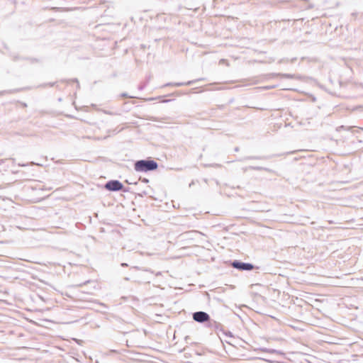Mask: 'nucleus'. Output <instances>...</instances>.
<instances>
[{
	"instance_id": "nucleus-1",
	"label": "nucleus",
	"mask_w": 363,
	"mask_h": 363,
	"mask_svg": "<svg viewBox=\"0 0 363 363\" xmlns=\"http://www.w3.org/2000/svg\"><path fill=\"white\" fill-rule=\"evenodd\" d=\"M158 167V163L152 157L136 160L133 164V168L136 172H153L157 170Z\"/></svg>"
},
{
	"instance_id": "nucleus-2",
	"label": "nucleus",
	"mask_w": 363,
	"mask_h": 363,
	"mask_svg": "<svg viewBox=\"0 0 363 363\" xmlns=\"http://www.w3.org/2000/svg\"><path fill=\"white\" fill-rule=\"evenodd\" d=\"M125 337V344L128 347H139L142 334L138 330L121 333Z\"/></svg>"
},
{
	"instance_id": "nucleus-3",
	"label": "nucleus",
	"mask_w": 363,
	"mask_h": 363,
	"mask_svg": "<svg viewBox=\"0 0 363 363\" xmlns=\"http://www.w3.org/2000/svg\"><path fill=\"white\" fill-rule=\"evenodd\" d=\"M229 266L240 271V272H250L252 270H259L262 267L257 266L250 262H245L240 259H233L228 261Z\"/></svg>"
},
{
	"instance_id": "nucleus-4",
	"label": "nucleus",
	"mask_w": 363,
	"mask_h": 363,
	"mask_svg": "<svg viewBox=\"0 0 363 363\" xmlns=\"http://www.w3.org/2000/svg\"><path fill=\"white\" fill-rule=\"evenodd\" d=\"M192 319L194 321L203 325L204 327L208 323L211 318L210 315L202 311H196L192 313Z\"/></svg>"
},
{
	"instance_id": "nucleus-5",
	"label": "nucleus",
	"mask_w": 363,
	"mask_h": 363,
	"mask_svg": "<svg viewBox=\"0 0 363 363\" xmlns=\"http://www.w3.org/2000/svg\"><path fill=\"white\" fill-rule=\"evenodd\" d=\"M122 187L123 183L118 179L108 180L104 185V188L111 192L120 191Z\"/></svg>"
},
{
	"instance_id": "nucleus-6",
	"label": "nucleus",
	"mask_w": 363,
	"mask_h": 363,
	"mask_svg": "<svg viewBox=\"0 0 363 363\" xmlns=\"http://www.w3.org/2000/svg\"><path fill=\"white\" fill-rule=\"evenodd\" d=\"M205 328L214 331L218 335L219 332L223 331V325L220 323L212 318Z\"/></svg>"
},
{
	"instance_id": "nucleus-7",
	"label": "nucleus",
	"mask_w": 363,
	"mask_h": 363,
	"mask_svg": "<svg viewBox=\"0 0 363 363\" xmlns=\"http://www.w3.org/2000/svg\"><path fill=\"white\" fill-rule=\"evenodd\" d=\"M203 80V78H199L194 80H189L185 82H168L162 86V88L167 86H190L199 81Z\"/></svg>"
},
{
	"instance_id": "nucleus-8",
	"label": "nucleus",
	"mask_w": 363,
	"mask_h": 363,
	"mask_svg": "<svg viewBox=\"0 0 363 363\" xmlns=\"http://www.w3.org/2000/svg\"><path fill=\"white\" fill-rule=\"evenodd\" d=\"M272 75L277 76V77H281L282 78H286V79H300L301 78L300 76H296L295 74H286V73L272 74Z\"/></svg>"
},
{
	"instance_id": "nucleus-9",
	"label": "nucleus",
	"mask_w": 363,
	"mask_h": 363,
	"mask_svg": "<svg viewBox=\"0 0 363 363\" xmlns=\"http://www.w3.org/2000/svg\"><path fill=\"white\" fill-rule=\"evenodd\" d=\"M11 57L14 62L23 59L22 57H19L18 55H14V54L11 55ZM26 59L30 60V62L31 63L39 62V60L37 58H26Z\"/></svg>"
},
{
	"instance_id": "nucleus-10",
	"label": "nucleus",
	"mask_w": 363,
	"mask_h": 363,
	"mask_svg": "<svg viewBox=\"0 0 363 363\" xmlns=\"http://www.w3.org/2000/svg\"><path fill=\"white\" fill-rule=\"evenodd\" d=\"M272 156H248L245 160H268Z\"/></svg>"
},
{
	"instance_id": "nucleus-11",
	"label": "nucleus",
	"mask_w": 363,
	"mask_h": 363,
	"mask_svg": "<svg viewBox=\"0 0 363 363\" xmlns=\"http://www.w3.org/2000/svg\"><path fill=\"white\" fill-rule=\"evenodd\" d=\"M60 82H63V83L74 82L77 84V89H79L80 88L79 82L77 78H73L72 79H60Z\"/></svg>"
},
{
	"instance_id": "nucleus-12",
	"label": "nucleus",
	"mask_w": 363,
	"mask_h": 363,
	"mask_svg": "<svg viewBox=\"0 0 363 363\" xmlns=\"http://www.w3.org/2000/svg\"><path fill=\"white\" fill-rule=\"evenodd\" d=\"M137 270H142L143 272H148L150 274H153V272L151 269H141L139 267L135 266V267H132L130 268V275L133 277V273L132 272H133L134 271H137Z\"/></svg>"
},
{
	"instance_id": "nucleus-13",
	"label": "nucleus",
	"mask_w": 363,
	"mask_h": 363,
	"mask_svg": "<svg viewBox=\"0 0 363 363\" xmlns=\"http://www.w3.org/2000/svg\"><path fill=\"white\" fill-rule=\"evenodd\" d=\"M25 89L24 88H21V89H13V90H5V91H0V96L3 95V94H12V93H16V92H19L22 90Z\"/></svg>"
},
{
	"instance_id": "nucleus-14",
	"label": "nucleus",
	"mask_w": 363,
	"mask_h": 363,
	"mask_svg": "<svg viewBox=\"0 0 363 363\" xmlns=\"http://www.w3.org/2000/svg\"><path fill=\"white\" fill-rule=\"evenodd\" d=\"M260 350L263 351V352H269L270 354H275V353H278L279 352L277 350L269 349V348H265V347L260 348Z\"/></svg>"
},
{
	"instance_id": "nucleus-15",
	"label": "nucleus",
	"mask_w": 363,
	"mask_h": 363,
	"mask_svg": "<svg viewBox=\"0 0 363 363\" xmlns=\"http://www.w3.org/2000/svg\"><path fill=\"white\" fill-rule=\"evenodd\" d=\"M57 82L45 83V84H40L38 86V87H43L44 88V87H46L47 86L52 87V86H55L57 84Z\"/></svg>"
},
{
	"instance_id": "nucleus-16",
	"label": "nucleus",
	"mask_w": 363,
	"mask_h": 363,
	"mask_svg": "<svg viewBox=\"0 0 363 363\" xmlns=\"http://www.w3.org/2000/svg\"><path fill=\"white\" fill-rule=\"evenodd\" d=\"M221 332L223 333V335H225L227 337H234L233 333L231 331H230V330H225L223 329V331H221Z\"/></svg>"
},
{
	"instance_id": "nucleus-17",
	"label": "nucleus",
	"mask_w": 363,
	"mask_h": 363,
	"mask_svg": "<svg viewBox=\"0 0 363 363\" xmlns=\"http://www.w3.org/2000/svg\"><path fill=\"white\" fill-rule=\"evenodd\" d=\"M163 96H157V97L145 98V99H143V100L145 101H154V100H156V99H160Z\"/></svg>"
},
{
	"instance_id": "nucleus-18",
	"label": "nucleus",
	"mask_w": 363,
	"mask_h": 363,
	"mask_svg": "<svg viewBox=\"0 0 363 363\" xmlns=\"http://www.w3.org/2000/svg\"><path fill=\"white\" fill-rule=\"evenodd\" d=\"M120 96H121V97H123V98H130V99L137 98L136 96L128 95L126 92L121 93Z\"/></svg>"
},
{
	"instance_id": "nucleus-19",
	"label": "nucleus",
	"mask_w": 363,
	"mask_h": 363,
	"mask_svg": "<svg viewBox=\"0 0 363 363\" xmlns=\"http://www.w3.org/2000/svg\"><path fill=\"white\" fill-rule=\"evenodd\" d=\"M30 164L31 165H38V166H40V164L39 163H36V162H32L31 163H30ZM29 165V163H27V164H18V166L20 167H26V166H28Z\"/></svg>"
},
{
	"instance_id": "nucleus-20",
	"label": "nucleus",
	"mask_w": 363,
	"mask_h": 363,
	"mask_svg": "<svg viewBox=\"0 0 363 363\" xmlns=\"http://www.w3.org/2000/svg\"><path fill=\"white\" fill-rule=\"evenodd\" d=\"M147 86V83H140L138 86V89L139 91H143V89H145V88Z\"/></svg>"
},
{
	"instance_id": "nucleus-21",
	"label": "nucleus",
	"mask_w": 363,
	"mask_h": 363,
	"mask_svg": "<svg viewBox=\"0 0 363 363\" xmlns=\"http://www.w3.org/2000/svg\"><path fill=\"white\" fill-rule=\"evenodd\" d=\"M139 180L143 183L147 184L150 180L147 178L140 177Z\"/></svg>"
},
{
	"instance_id": "nucleus-22",
	"label": "nucleus",
	"mask_w": 363,
	"mask_h": 363,
	"mask_svg": "<svg viewBox=\"0 0 363 363\" xmlns=\"http://www.w3.org/2000/svg\"><path fill=\"white\" fill-rule=\"evenodd\" d=\"M120 191H123V192H130V188L129 187H125L123 184V187H122V189H121Z\"/></svg>"
},
{
	"instance_id": "nucleus-23",
	"label": "nucleus",
	"mask_w": 363,
	"mask_h": 363,
	"mask_svg": "<svg viewBox=\"0 0 363 363\" xmlns=\"http://www.w3.org/2000/svg\"><path fill=\"white\" fill-rule=\"evenodd\" d=\"M251 168L252 169H255V170H266V171H268L267 168H264V167H252Z\"/></svg>"
},
{
	"instance_id": "nucleus-24",
	"label": "nucleus",
	"mask_w": 363,
	"mask_h": 363,
	"mask_svg": "<svg viewBox=\"0 0 363 363\" xmlns=\"http://www.w3.org/2000/svg\"><path fill=\"white\" fill-rule=\"evenodd\" d=\"M148 193L146 191H143L141 193L137 194V196L139 197H144L145 196H147Z\"/></svg>"
},
{
	"instance_id": "nucleus-25",
	"label": "nucleus",
	"mask_w": 363,
	"mask_h": 363,
	"mask_svg": "<svg viewBox=\"0 0 363 363\" xmlns=\"http://www.w3.org/2000/svg\"><path fill=\"white\" fill-rule=\"evenodd\" d=\"M125 183L128 184H134V185H137L138 182H131L130 181H128V179H126L125 181Z\"/></svg>"
},
{
	"instance_id": "nucleus-26",
	"label": "nucleus",
	"mask_w": 363,
	"mask_h": 363,
	"mask_svg": "<svg viewBox=\"0 0 363 363\" xmlns=\"http://www.w3.org/2000/svg\"><path fill=\"white\" fill-rule=\"evenodd\" d=\"M148 120L151 121H158V119L157 118L155 117V116H151L148 118Z\"/></svg>"
},
{
	"instance_id": "nucleus-27",
	"label": "nucleus",
	"mask_w": 363,
	"mask_h": 363,
	"mask_svg": "<svg viewBox=\"0 0 363 363\" xmlns=\"http://www.w3.org/2000/svg\"><path fill=\"white\" fill-rule=\"evenodd\" d=\"M104 113H106V114L111 115V116L116 115L117 114V113H113V112H111L110 111H105Z\"/></svg>"
},
{
	"instance_id": "nucleus-28",
	"label": "nucleus",
	"mask_w": 363,
	"mask_h": 363,
	"mask_svg": "<svg viewBox=\"0 0 363 363\" xmlns=\"http://www.w3.org/2000/svg\"><path fill=\"white\" fill-rule=\"evenodd\" d=\"M173 99H164V100H161L160 101L162 103H168V102H170L172 101Z\"/></svg>"
},
{
	"instance_id": "nucleus-29",
	"label": "nucleus",
	"mask_w": 363,
	"mask_h": 363,
	"mask_svg": "<svg viewBox=\"0 0 363 363\" xmlns=\"http://www.w3.org/2000/svg\"><path fill=\"white\" fill-rule=\"evenodd\" d=\"M150 80V76L146 77V80H145V82H144V83H147V85Z\"/></svg>"
},
{
	"instance_id": "nucleus-30",
	"label": "nucleus",
	"mask_w": 363,
	"mask_h": 363,
	"mask_svg": "<svg viewBox=\"0 0 363 363\" xmlns=\"http://www.w3.org/2000/svg\"><path fill=\"white\" fill-rule=\"evenodd\" d=\"M121 266L123 267H126L128 266V264L125 262H122V263H121Z\"/></svg>"
},
{
	"instance_id": "nucleus-31",
	"label": "nucleus",
	"mask_w": 363,
	"mask_h": 363,
	"mask_svg": "<svg viewBox=\"0 0 363 363\" xmlns=\"http://www.w3.org/2000/svg\"><path fill=\"white\" fill-rule=\"evenodd\" d=\"M276 86H266L265 89H268L269 88H274Z\"/></svg>"
},
{
	"instance_id": "nucleus-32",
	"label": "nucleus",
	"mask_w": 363,
	"mask_h": 363,
	"mask_svg": "<svg viewBox=\"0 0 363 363\" xmlns=\"http://www.w3.org/2000/svg\"><path fill=\"white\" fill-rule=\"evenodd\" d=\"M234 150H235V152H238L239 147H235Z\"/></svg>"
},
{
	"instance_id": "nucleus-33",
	"label": "nucleus",
	"mask_w": 363,
	"mask_h": 363,
	"mask_svg": "<svg viewBox=\"0 0 363 363\" xmlns=\"http://www.w3.org/2000/svg\"><path fill=\"white\" fill-rule=\"evenodd\" d=\"M194 181H192L190 184H189V187H191L192 185H194Z\"/></svg>"
},
{
	"instance_id": "nucleus-34",
	"label": "nucleus",
	"mask_w": 363,
	"mask_h": 363,
	"mask_svg": "<svg viewBox=\"0 0 363 363\" xmlns=\"http://www.w3.org/2000/svg\"><path fill=\"white\" fill-rule=\"evenodd\" d=\"M225 342H226L227 344H228V345H230L233 346V344H231L229 341H227V340H226V341H225Z\"/></svg>"
},
{
	"instance_id": "nucleus-35",
	"label": "nucleus",
	"mask_w": 363,
	"mask_h": 363,
	"mask_svg": "<svg viewBox=\"0 0 363 363\" xmlns=\"http://www.w3.org/2000/svg\"><path fill=\"white\" fill-rule=\"evenodd\" d=\"M124 279L126 281H129L130 279L129 277H125Z\"/></svg>"
},
{
	"instance_id": "nucleus-36",
	"label": "nucleus",
	"mask_w": 363,
	"mask_h": 363,
	"mask_svg": "<svg viewBox=\"0 0 363 363\" xmlns=\"http://www.w3.org/2000/svg\"><path fill=\"white\" fill-rule=\"evenodd\" d=\"M174 94H176V93H172V94H169L168 96H173Z\"/></svg>"
},
{
	"instance_id": "nucleus-37",
	"label": "nucleus",
	"mask_w": 363,
	"mask_h": 363,
	"mask_svg": "<svg viewBox=\"0 0 363 363\" xmlns=\"http://www.w3.org/2000/svg\"><path fill=\"white\" fill-rule=\"evenodd\" d=\"M218 337L220 338V340H221V342H223V340H221L220 337L219 336V335H218Z\"/></svg>"
},
{
	"instance_id": "nucleus-38",
	"label": "nucleus",
	"mask_w": 363,
	"mask_h": 363,
	"mask_svg": "<svg viewBox=\"0 0 363 363\" xmlns=\"http://www.w3.org/2000/svg\"><path fill=\"white\" fill-rule=\"evenodd\" d=\"M338 128H344L343 125L340 126Z\"/></svg>"
},
{
	"instance_id": "nucleus-39",
	"label": "nucleus",
	"mask_w": 363,
	"mask_h": 363,
	"mask_svg": "<svg viewBox=\"0 0 363 363\" xmlns=\"http://www.w3.org/2000/svg\"><path fill=\"white\" fill-rule=\"evenodd\" d=\"M150 197H151V199H153V200H156V199H155V198H154L153 196H150Z\"/></svg>"
},
{
	"instance_id": "nucleus-40",
	"label": "nucleus",
	"mask_w": 363,
	"mask_h": 363,
	"mask_svg": "<svg viewBox=\"0 0 363 363\" xmlns=\"http://www.w3.org/2000/svg\"><path fill=\"white\" fill-rule=\"evenodd\" d=\"M58 101H62V99H61V98H59V99H58Z\"/></svg>"
}]
</instances>
